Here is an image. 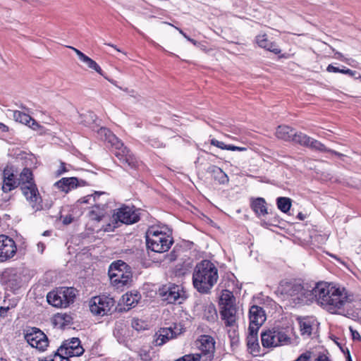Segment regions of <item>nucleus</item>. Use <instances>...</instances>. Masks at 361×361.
<instances>
[{
    "label": "nucleus",
    "mask_w": 361,
    "mask_h": 361,
    "mask_svg": "<svg viewBox=\"0 0 361 361\" xmlns=\"http://www.w3.org/2000/svg\"><path fill=\"white\" fill-rule=\"evenodd\" d=\"M317 302L332 314H338L353 299L347 290L340 286L327 282H319L312 290Z\"/></svg>",
    "instance_id": "nucleus-1"
},
{
    "label": "nucleus",
    "mask_w": 361,
    "mask_h": 361,
    "mask_svg": "<svg viewBox=\"0 0 361 361\" xmlns=\"http://www.w3.org/2000/svg\"><path fill=\"white\" fill-rule=\"evenodd\" d=\"M218 269L209 260H202L195 266L192 274L194 288L200 293L207 294L216 283Z\"/></svg>",
    "instance_id": "nucleus-2"
},
{
    "label": "nucleus",
    "mask_w": 361,
    "mask_h": 361,
    "mask_svg": "<svg viewBox=\"0 0 361 361\" xmlns=\"http://www.w3.org/2000/svg\"><path fill=\"white\" fill-rule=\"evenodd\" d=\"M18 184L22 183L21 190L29 204L35 212L49 209L51 204H43L42 197L39 195L38 189L32 183V173L30 169H24L20 174L18 180Z\"/></svg>",
    "instance_id": "nucleus-3"
},
{
    "label": "nucleus",
    "mask_w": 361,
    "mask_h": 361,
    "mask_svg": "<svg viewBox=\"0 0 361 361\" xmlns=\"http://www.w3.org/2000/svg\"><path fill=\"white\" fill-rule=\"evenodd\" d=\"M220 315L227 327L231 328L228 330L229 336H235L238 319V310L235 305V298L231 292L223 291L219 300Z\"/></svg>",
    "instance_id": "nucleus-4"
},
{
    "label": "nucleus",
    "mask_w": 361,
    "mask_h": 361,
    "mask_svg": "<svg viewBox=\"0 0 361 361\" xmlns=\"http://www.w3.org/2000/svg\"><path fill=\"white\" fill-rule=\"evenodd\" d=\"M166 228L151 226L146 232L147 246L156 252H165L171 247L173 240L166 233Z\"/></svg>",
    "instance_id": "nucleus-5"
},
{
    "label": "nucleus",
    "mask_w": 361,
    "mask_h": 361,
    "mask_svg": "<svg viewBox=\"0 0 361 361\" xmlns=\"http://www.w3.org/2000/svg\"><path fill=\"white\" fill-rule=\"evenodd\" d=\"M99 133L104 135L114 147V154L125 165L133 169L137 165L135 157L130 152L129 149L123 146V142L111 132L106 128H101Z\"/></svg>",
    "instance_id": "nucleus-6"
},
{
    "label": "nucleus",
    "mask_w": 361,
    "mask_h": 361,
    "mask_svg": "<svg viewBox=\"0 0 361 361\" xmlns=\"http://www.w3.org/2000/svg\"><path fill=\"white\" fill-rule=\"evenodd\" d=\"M139 214L133 207L123 206L114 211L111 223L104 228V231L109 232L118 227L121 224H132L139 221Z\"/></svg>",
    "instance_id": "nucleus-7"
},
{
    "label": "nucleus",
    "mask_w": 361,
    "mask_h": 361,
    "mask_svg": "<svg viewBox=\"0 0 361 361\" xmlns=\"http://www.w3.org/2000/svg\"><path fill=\"white\" fill-rule=\"evenodd\" d=\"M293 329H273L261 334V341L264 348H276L292 343L289 331Z\"/></svg>",
    "instance_id": "nucleus-8"
},
{
    "label": "nucleus",
    "mask_w": 361,
    "mask_h": 361,
    "mask_svg": "<svg viewBox=\"0 0 361 361\" xmlns=\"http://www.w3.org/2000/svg\"><path fill=\"white\" fill-rule=\"evenodd\" d=\"M109 276L111 284L118 288L130 284L133 278L128 266L121 260L114 262L110 265Z\"/></svg>",
    "instance_id": "nucleus-9"
},
{
    "label": "nucleus",
    "mask_w": 361,
    "mask_h": 361,
    "mask_svg": "<svg viewBox=\"0 0 361 361\" xmlns=\"http://www.w3.org/2000/svg\"><path fill=\"white\" fill-rule=\"evenodd\" d=\"M76 295V289L73 287H59L49 292L47 295V300L51 305L66 308L73 303Z\"/></svg>",
    "instance_id": "nucleus-10"
},
{
    "label": "nucleus",
    "mask_w": 361,
    "mask_h": 361,
    "mask_svg": "<svg viewBox=\"0 0 361 361\" xmlns=\"http://www.w3.org/2000/svg\"><path fill=\"white\" fill-rule=\"evenodd\" d=\"M278 292L284 300L295 305L304 302L306 298L304 288L299 283L290 281H281Z\"/></svg>",
    "instance_id": "nucleus-11"
},
{
    "label": "nucleus",
    "mask_w": 361,
    "mask_h": 361,
    "mask_svg": "<svg viewBox=\"0 0 361 361\" xmlns=\"http://www.w3.org/2000/svg\"><path fill=\"white\" fill-rule=\"evenodd\" d=\"M114 306V299L106 295L93 297L89 302L90 310L95 316L109 314Z\"/></svg>",
    "instance_id": "nucleus-12"
},
{
    "label": "nucleus",
    "mask_w": 361,
    "mask_h": 361,
    "mask_svg": "<svg viewBox=\"0 0 361 361\" xmlns=\"http://www.w3.org/2000/svg\"><path fill=\"white\" fill-rule=\"evenodd\" d=\"M27 343L39 351H44L48 346L47 336L39 329L32 328L28 329L25 335Z\"/></svg>",
    "instance_id": "nucleus-13"
},
{
    "label": "nucleus",
    "mask_w": 361,
    "mask_h": 361,
    "mask_svg": "<svg viewBox=\"0 0 361 361\" xmlns=\"http://www.w3.org/2000/svg\"><path fill=\"white\" fill-rule=\"evenodd\" d=\"M16 250L17 247L13 239L5 235H0V262L12 258Z\"/></svg>",
    "instance_id": "nucleus-14"
},
{
    "label": "nucleus",
    "mask_w": 361,
    "mask_h": 361,
    "mask_svg": "<svg viewBox=\"0 0 361 361\" xmlns=\"http://www.w3.org/2000/svg\"><path fill=\"white\" fill-rule=\"evenodd\" d=\"M249 318L248 330L253 331V329L259 330V327L266 321L267 317L264 310L261 307L253 305L250 309Z\"/></svg>",
    "instance_id": "nucleus-15"
},
{
    "label": "nucleus",
    "mask_w": 361,
    "mask_h": 361,
    "mask_svg": "<svg viewBox=\"0 0 361 361\" xmlns=\"http://www.w3.org/2000/svg\"><path fill=\"white\" fill-rule=\"evenodd\" d=\"M182 333V326L175 324L174 327L161 328L156 333L157 345H162L170 339L176 338Z\"/></svg>",
    "instance_id": "nucleus-16"
},
{
    "label": "nucleus",
    "mask_w": 361,
    "mask_h": 361,
    "mask_svg": "<svg viewBox=\"0 0 361 361\" xmlns=\"http://www.w3.org/2000/svg\"><path fill=\"white\" fill-rule=\"evenodd\" d=\"M58 350L68 357L80 356L84 353V349L78 338L64 341Z\"/></svg>",
    "instance_id": "nucleus-17"
},
{
    "label": "nucleus",
    "mask_w": 361,
    "mask_h": 361,
    "mask_svg": "<svg viewBox=\"0 0 361 361\" xmlns=\"http://www.w3.org/2000/svg\"><path fill=\"white\" fill-rule=\"evenodd\" d=\"M1 281L11 289L18 288L21 283L20 271L14 268L5 269L1 275Z\"/></svg>",
    "instance_id": "nucleus-18"
},
{
    "label": "nucleus",
    "mask_w": 361,
    "mask_h": 361,
    "mask_svg": "<svg viewBox=\"0 0 361 361\" xmlns=\"http://www.w3.org/2000/svg\"><path fill=\"white\" fill-rule=\"evenodd\" d=\"M159 294L163 298V300L167 301L169 303H175L182 298L183 292L179 286L169 284L164 286L159 290Z\"/></svg>",
    "instance_id": "nucleus-19"
},
{
    "label": "nucleus",
    "mask_w": 361,
    "mask_h": 361,
    "mask_svg": "<svg viewBox=\"0 0 361 361\" xmlns=\"http://www.w3.org/2000/svg\"><path fill=\"white\" fill-rule=\"evenodd\" d=\"M255 42L259 47L267 51L279 54L281 49L276 42L269 37L266 33H260L255 37Z\"/></svg>",
    "instance_id": "nucleus-20"
},
{
    "label": "nucleus",
    "mask_w": 361,
    "mask_h": 361,
    "mask_svg": "<svg viewBox=\"0 0 361 361\" xmlns=\"http://www.w3.org/2000/svg\"><path fill=\"white\" fill-rule=\"evenodd\" d=\"M197 348L202 354L212 356L215 350V341L213 337L209 335H202L195 341Z\"/></svg>",
    "instance_id": "nucleus-21"
},
{
    "label": "nucleus",
    "mask_w": 361,
    "mask_h": 361,
    "mask_svg": "<svg viewBox=\"0 0 361 361\" xmlns=\"http://www.w3.org/2000/svg\"><path fill=\"white\" fill-rule=\"evenodd\" d=\"M298 320L301 335L310 337L317 326V320L311 317H300Z\"/></svg>",
    "instance_id": "nucleus-22"
},
{
    "label": "nucleus",
    "mask_w": 361,
    "mask_h": 361,
    "mask_svg": "<svg viewBox=\"0 0 361 361\" xmlns=\"http://www.w3.org/2000/svg\"><path fill=\"white\" fill-rule=\"evenodd\" d=\"M3 179L2 190L5 192L12 190L18 185V180L16 178L11 168L6 167L4 170Z\"/></svg>",
    "instance_id": "nucleus-23"
},
{
    "label": "nucleus",
    "mask_w": 361,
    "mask_h": 361,
    "mask_svg": "<svg viewBox=\"0 0 361 361\" xmlns=\"http://www.w3.org/2000/svg\"><path fill=\"white\" fill-rule=\"evenodd\" d=\"M13 119L19 123L29 126L32 129L36 130L39 127V124L28 114L20 111H12Z\"/></svg>",
    "instance_id": "nucleus-24"
},
{
    "label": "nucleus",
    "mask_w": 361,
    "mask_h": 361,
    "mask_svg": "<svg viewBox=\"0 0 361 361\" xmlns=\"http://www.w3.org/2000/svg\"><path fill=\"white\" fill-rule=\"evenodd\" d=\"M78 180L75 177L63 178L55 183V186L65 192H68L78 186Z\"/></svg>",
    "instance_id": "nucleus-25"
},
{
    "label": "nucleus",
    "mask_w": 361,
    "mask_h": 361,
    "mask_svg": "<svg viewBox=\"0 0 361 361\" xmlns=\"http://www.w3.org/2000/svg\"><path fill=\"white\" fill-rule=\"evenodd\" d=\"M258 330L253 329V331L248 330L247 337V345L251 353L257 355L259 352V345L257 338Z\"/></svg>",
    "instance_id": "nucleus-26"
},
{
    "label": "nucleus",
    "mask_w": 361,
    "mask_h": 361,
    "mask_svg": "<svg viewBox=\"0 0 361 361\" xmlns=\"http://www.w3.org/2000/svg\"><path fill=\"white\" fill-rule=\"evenodd\" d=\"M141 298L140 294L137 291H130L124 294L121 298V302L128 307L131 308L135 307Z\"/></svg>",
    "instance_id": "nucleus-27"
},
{
    "label": "nucleus",
    "mask_w": 361,
    "mask_h": 361,
    "mask_svg": "<svg viewBox=\"0 0 361 361\" xmlns=\"http://www.w3.org/2000/svg\"><path fill=\"white\" fill-rule=\"evenodd\" d=\"M295 130L288 126H279L276 131V135L278 138L285 141H292Z\"/></svg>",
    "instance_id": "nucleus-28"
},
{
    "label": "nucleus",
    "mask_w": 361,
    "mask_h": 361,
    "mask_svg": "<svg viewBox=\"0 0 361 361\" xmlns=\"http://www.w3.org/2000/svg\"><path fill=\"white\" fill-rule=\"evenodd\" d=\"M209 170L214 180L218 181L219 183L226 184L228 183L229 179L227 174L221 168L216 166H212Z\"/></svg>",
    "instance_id": "nucleus-29"
},
{
    "label": "nucleus",
    "mask_w": 361,
    "mask_h": 361,
    "mask_svg": "<svg viewBox=\"0 0 361 361\" xmlns=\"http://www.w3.org/2000/svg\"><path fill=\"white\" fill-rule=\"evenodd\" d=\"M252 208L258 216H264L268 214L267 203L263 198L259 197L253 200Z\"/></svg>",
    "instance_id": "nucleus-30"
},
{
    "label": "nucleus",
    "mask_w": 361,
    "mask_h": 361,
    "mask_svg": "<svg viewBox=\"0 0 361 361\" xmlns=\"http://www.w3.org/2000/svg\"><path fill=\"white\" fill-rule=\"evenodd\" d=\"M307 147H310L314 150H317V151H319V152H330L331 154H334L338 157H341L343 156L342 154L339 153V152H337L334 150H332V149H328L327 147H325V145L324 144H322L321 142L315 140V139H313L311 137L310 139V141L309 142V145Z\"/></svg>",
    "instance_id": "nucleus-31"
},
{
    "label": "nucleus",
    "mask_w": 361,
    "mask_h": 361,
    "mask_svg": "<svg viewBox=\"0 0 361 361\" xmlns=\"http://www.w3.org/2000/svg\"><path fill=\"white\" fill-rule=\"evenodd\" d=\"M203 318L209 322H214L217 319V312L215 306L210 303L204 306Z\"/></svg>",
    "instance_id": "nucleus-32"
},
{
    "label": "nucleus",
    "mask_w": 361,
    "mask_h": 361,
    "mask_svg": "<svg viewBox=\"0 0 361 361\" xmlns=\"http://www.w3.org/2000/svg\"><path fill=\"white\" fill-rule=\"evenodd\" d=\"M311 137L302 133L295 132L292 142L308 147Z\"/></svg>",
    "instance_id": "nucleus-33"
},
{
    "label": "nucleus",
    "mask_w": 361,
    "mask_h": 361,
    "mask_svg": "<svg viewBox=\"0 0 361 361\" xmlns=\"http://www.w3.org/2000/svg\"><path fill=\"white\" fill-rule=\"evenodd\" d=\"M278 208L283 212L289 211L291 206V200L288 197H279L277 199Z\"/></svg>",
    "instance_id": "nucleus-34"
},
{
    "label": "nucleus",
    "mask_w": 361,
    "mask_h": 361,
    "mask_svg": "<svg viewBox=\"0 0 361 361\" xmlns=\"http://www.w3.org/2000/svg\"><path fill=\"white\" fill-rule=\"evenodd\" d=\"M81 61H82L89 68L92 69L99 74L103 75L102 70L100 66L94 60L87 56L83 57Z\"/></svg>",
    "instance_id": "nucleus-35"
},
{
    "label": "nucleus",
    "mask_w": 361,
    "mask_h": 361,
    "mask_svg": "<svg viewBox=\"0 0 361 361\" xmlns=\"http://www.w3.org/2000/svg\"><path fill=\"white\" fill-rule=\"evenodd\" d=\"M104 192H95L92 195H88L85 196L80 200H78V202L80 204H91L92 202H96L97 198L102 195Z\"/></svg>",
    "instance_id": "nucleus-36"
},
{
    "label": "nucleus",
    "mask_w": 361,
    "mask_h": 361,
    "mask_svg": "<svg viewBox=\"0 0 361 361\" xmlns=\"http://www.w3.org/2000/svg\"><path fill=\"white\" fill-rule=\"evenodd\" d=\"M103 212L101 211L99 206L95 205L94 209L91 210L89 213L90 218L95 221H101L103 217Z\"/></svg>",
    "instance_id": "nucleus-37"
},
{
    "label": "nucleus",
    "mask_w": 361,
    "mask_h": 361,
    "mask_svg": "<svg viewBox=\"0 0 361 361\" xmlns=\"http://www.w3.org/2000/svg\"><path fill=\"white\" fill-rule=\"evenodd\" d=\"M326 70L328 72L341 73H344V74H348L350 75H354V72L353 71H351L350 69L345 68H339L335 67L331 64L328 66Z\"/></svg>",
    "instance_id": "nucleus-38"
},
{
    "label": "nucleus",
    "mask_w": 361,
    "mask_h": 361,
    "mask_svg": "<svg viewBox=\"0 0 361 361\" xmlns=\"http://www.w3.org/2000/svg\"><path fill=\"white\" fill-rule=\"evenodd\" d=\"M63 353H56L53 355H50L46 357L44 360H42L41 361H69L67 357L63 356Z\"/></svg>",
    "instance_id": "nucleus-39"
},
{
    "label": "nucleus",
    "mask_w": 361,
    "mask_h": 361,
    "mask_svg": "<svg viewBox=\"0 0 361 361\" xmlns=\"http://www.w3.org/2000/svg\"><path fill=\"white\" fill-rule=\"evenodd\" d=\"M221 149L230 150V151H239V152H245L247 149V147H237L232 145H226L224 142H221V145L219 147Z\"/></svg>",
    "instance_id": "nucleus-40"
},
{
    "label": "nucleus",
    "mask_w": 361,
    "mask_h": 361,
    "mask_svg": "<svg viewBox=\"0 0 361 361\" xmlns=\"http://www.w3.org/2000/svg\"><path fill=\"white\" fill-rule=\"evenodd\" d=\"M132 327L137 331L144 329L145 324L139 319H133L131 323Z\"/></svg>",
    "instance_id": "nucleus-41"
},
{
    "label": "nucleus",
    "mask_w": 361,
    "mask_h": 361,
    "mask_svg": "<svg viewBox=\"0 0 361 361\" xmlns=\"http://www.w3.org/2000/svg\"><path fill=\"white\" fill-rule=\"evenodd\" d=\"M312 353L307 350L302 353L294 361H310L312 357Z\"/></svg>",
    "instance_id": "nucleus-42"
},
{
    "label": "nucleus",
    "mask_w": 361,
    "mask_h": 361,
    "mask_svg": "<svg viewBox=\"0 0 361 361\" xmlns=\"http://www.w3.org/2000/svg\"><path fill=\"white\" fill-rule=\"evenodd\" d=\"M140 358L143 361H149V360H150L149 353L146 351V350H141L140 352Z\"/></svg>",
    "instance_id": "nucleus-43"
},
{
    "label": "nucleus",
    "mask_w": 361,
    "mask_h": 361,
    "mask_svg": "<svg viewBox=\"0 0 361 361\" xmlns=\"http://www.w3.org/2000/svg\"><path fill=\"white\" fill-rule=\"evenodd\" d=\"M176 30H178V32L187 39L188 40L189 42H192L194 45H197V42L195 41V39L190 38V37L187 36L185 32H183V31L180 29H179L178 27H175Z\"/></svg>",
    "instance_id": "nucleus-44"
},
{
    "label": "nucleus",
    "mask_w": 361,
    "mask_h": 361,
    "mask_svg": "<svg viewBox=\"0 0 361 361\" xmlns=\"http://www.w3.org/2000/svg\"><path fill=\"white\" fill-rule=\"evenodd\" d=\"M69 48L73 49L75 51V53L77 54V56H78V58L80 61L83 59V57H85L86 56L82 51H80V50L77 49L75 47H69Z\"/></svg>",
    "instance_id": "nucleus-45"
},
{
    "label": "nucleus",
    "mask_w": 361,
    "mask_h": 361,
    "mask_svg": "<svg viewBox=\"0 0 361 361\" xmlns=\"http://www.w3.org/2000/svg\"><path fill=\"white\" fill-rule=\"evenodd\" d=\"M9 310V307H0V318H4L6 316V314Z\"/></svg>",
    "instance_id": "nucleus-46"
},
{
    "label": "nucleus",
    "mask_w": 361,
    "mask_h": 361,
    "mask_svg": "<svg viewBox=\"0 0 361 361\" xmlns=\"http://www.w3.org/2000/svg\"><path fill=\"white\" fill-rule=\"evenodd\" d=\"M350 330L351 331L352 336H353L354 340H355V339L359 340L360 338V334H359L358 331L353 330L352 329V327H350Z\"/></svg>",
    "instance_id": "nucleus-47"
},
{
    "label": "nucleus",
    "mask_w": 361,
    "mask_h": 361,
    "mask_svg": "<svg viewBox=\"0 0 361 361\" xmlns=\"http://www.w3.org/2000/svg\"><path fill=\"white\" fill-rule=\"evenodd\" d=\"M315 361H330V360L325 355H321L315 360Z\"/></svg>",
    "instance_id": "nucleus-48"
},
{
    "label": "nucleus",
    "mask_w": 361,
    "mask_h": 361,
    "mask_svg": "<svg viewBox=\"0 0 361 361\" xmlns=\"http://www.w3.org/2000/svg\"><path fill=\"white\" fill-rule=\"evenodd\" d=\"M8 131V127L2 123H0V133H5Z\"/></svg>",
    "instance_id": "nucleus-49"
},
{
    "label": "nucleus",
    "mask_w": 361,
    "mask_h": 361,
    "mask_svg": "<svg viewBox=\"0 0 361 361\" xmlns=\"http://www.w3.org/2000/svg\"><path fill=\"white\" fill-rule=\"evenodd\" d=\"M221 142H222L219 141V140H216V139H214V138L211 140V145H214V146H215V147H218V148H219V146L221 145Z\"/></svg>",
    "instance_id": "nucleus-50"
},
{
    "label": "nucleus",
    "mask_w": 361,
    "mask_h": 361,
    "mask_svg": "<svg viewBox=\"0 0 361 361\" xmlns=\"http://www.w3.org/2000/svg\"><path fill=\"white\" fill-rule=\"evenodd\" d=\"M65 171H66V169L65 168V164L64 163H61V168L59 170L58 174L61 175L62 173H63Z\"/></svg>",
    "instance_id": "nucleus-51"
},
{
    "label": "nucleus",
    "mask_w": 361,
    "mask_h": 361,
    "mask_svg": "<svg viewBox=\"0 0 361 361\" xmlns=\"http://www.w3.org/2000/svg\"><path fill=\"white\" fill-rule=\"evenodd\" d=\"M71 221H72V218L71 216H66L63 220V222L64 224H68L71 223Z\"/></svg>",
    "instance_id": "nucleus-52"
},
{
    "label": "nucleus",
    "mask_w": 361,
    "mask_h": 361,
    "mask_svg": "<svg viewBox=\"0 0 361 361\" xmlns=\"http://www.w3.org/2000/svg\"><path fill=\"white\" fill-rule=\"evenodd\" d=\"M106 44L109 46V47H111L114 48L117 51L121 52V50L118 48H117L115 45H114L112 44H110V43Z\"/></svg>",
    "instance_id": "nucleus-53"
},
{
    "label": "nucleus",
    "mask_w": 361,
    "mask_h": 361,
    "mask_svg": "<svg viewBox=\"0 0 361 361\" xmlns=\"http://www.w3.org/2000/svg\"><path fill=\"white\" fill-rule=\"evenodd\" d=\"M107 80H109L111 84H113L114 85H115V86L118 87L115 80H111V79H109V78H107Z\"/></svg>",
    "instance_id": "nucleus-54"
},
{
    "label": "nucleus",
    "mask_w": 361,
    "mask_h": 361,
    "mask_svg": "<svg viewBox=\"0 0 361 361\" xmlns=\"http://www.w3.org/2000/svg\"><path fill=\"white\" fill-rule=\"evenodd\" d=\"M298 217L300 219L302 220L303 219V216H302V214L301 213H299L298 214Z\"/></svg>",
    "instance_id": "nucleus-55"
},
{
    "label": "nucleus",
    "mask_w": 361,
    "mask_h": 361,
    "mask_svg": "<svg viewBox=\"0 0 361 361\" xmlns=\"http://www.w3.org/2000/svg\"><path fill=\"white\" fill-rule=\"evenodd\" d=\"M0 361H6L5 359L0 357Z\"/></svg>",
    "instance_id": "nucleus-56"
},
{
    "label": "nucleus",
    "mask_w": 361,
    "mask_h": 361,
    "mask_svg": "<svg viewBox=\"0 0 361 361\" xmlns=\"http://www.w3.org/2000/svg\"><path fill=\"white\" fill-rule=\"evenodd\" d=\"M348 361H352L351 359H350V355H348Z\"/></svg>",
    "instance_id": "nucleus-57"
}]
</instances>
